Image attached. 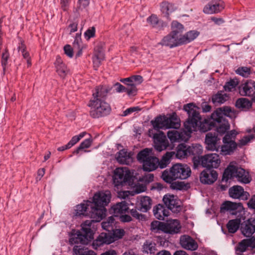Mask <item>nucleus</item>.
<instances>
[{"mask_svg":"<svg viewBox=\"0 0 255 255\" xmlns=\"http://www.w3.org/2000/svg\"><path fill=\"white\" fill-rule=\"evenodd\" d=\"M152 128L148 129V135L153 139L154 148L161 151L169 145L166 135L160 129L178 128L180 121L175 112L166 116L159 115L150 121Z\"/></svg>","mask_w":255,"mask_h":255,"instance_id":"nucleus-1","label":"nucleus"},{"mask_svg":"<svg viewBox=\"0 0 255 255\" xmlns=\"http://www.w3.org/2000/svg\"><path fill=\"white\" fill-rule=\"evenodd\" d=\"M113 87L109 85H99L93 90L92 97L87 106L90 108L89 115L93 119H99L109 115L111 108L106 99Z\"/></svg>","mask_w":255,"mask_h":255,"instance_id":"nucleus-2","label":"nucleus"},{"mask_svg":"<svg viewBox=\"0 0 255 255\" xmlns=\"http://www.w3.org/2000/svg\"><path fill=\"white\" fill-rule=\"evenodd\" d=\"M194 107L193 103H189L184 106L183 110L186 112L188 118L184 123L185 130H177L173 128L167 132V136L172 142L186 141L190 137V134L197 127V123L199 120L198 114L193 110Z\"/></svg>","mask_w":255,"mask_h":255,"instance_id":"nucleus-3","label":"nucleus"},{"mask_svg":"<svg viewBox=\"0 0 255 255\" xmlns=\"http://www.w3.org/2000/svg\"><path fill=\"white\" fill-rule=\"evenodd\" d=\"M221 160H194V167L197 168L199 165L207 168L204 170L200 175V181L204 184H212L218 178V174L211 168H217L220 164Z\"/></svg>","mask_w":255,"mask_h":255,"instance_id":"nucleus-4","label":"nucleus"},{"mask_svg":"<svg viewBox=\"0 0 255 255\" xmlns=\"http://www.w3.org/2000/svg\"><path fill=\"white\" fill-rule=\"evenodd\" d=\"M191 174V169L188 165L176 163L173 165L169 170H164L162 172L161 177L166 183H171L177 179H186L190 176Z\"/></svg>","mask_w":255,"mask_h":255,"instance_id":"nucleus-5","label":"nucleus"},{"mask_svg":"<svg viewBox=\"0 0 255 255\" xmlns=\"http://www.w3.org/2000/svg\"><path fill=\"white\" fill-rule=\"evenodd\" d=\"M234 177L239 182L244 184H248L252 180L249 173L244 169L230 164L223 173L222 181L227 182L229 179Z\"/></svg>","mask_w":255,"mask_h":255,"instance_id":"nucleus-6","label":"nucleus"},{"mask_svg":"<svg viewBox=\"0 0 255 255\" xmlns=\"http://www.w3.org/2000/svg\"><path fill=\"white\" fill-rule=\"evenodd\" d=\"M82 232L77 231L72 234L69 239L71 245L81 244H87L93 239V232L91 229V221H85L82 225Z\"/></svg>","mask_w":255,"mask_h":255,"instance_id":"nucleus-7","label":"nucleus"},{"mask_svg":"<svg viewBox=\"0 0 255 255\" xmlns=\"http://www.w3.org/2000/svg\"><path fill=\"white\" fill-rule=\"evenodd\" d=\"M189 156L192 159H219V155L216 153L202 155L203 147L199 144L189 146Z\"/></svg>","mask_w":255,"mask_h":255,"instance_id":"nucleus-8","label":"nucleus"},{"mask_svg":"<svg viewBox=\"0 0 255 255\" xmlns=\"http://www.w3.org/2000/svg\"><path fill=\"white\" fill-rule=\"evenodd\" d=\"M193 106L194 107L193 110L198 114V117H199V120L197 122L196 128L193 131H196L198 129L201 132H205L215 127V117L212 116V114L210 117H208L201 121V117L197 111V107L194 104Z\"/></svg>","mask_w":255,"mask_h":255,"instance_id":"nucleus-9","label":"nucleus"},{"mask_svg":"<svg viewBox=\"0 0 255 255\" xmlns=\"http://www.w3.org/2000/svg\"><path fill=\"white\" fill-rule=\"evenodd\" d=\"M142 168L145 171H152L158 167L163 169L170 163V160H141Z\"/></svg>","mask_w":255,"mask_h":255,"instance_id":"nucleus-10","label":"nucleus"},{"mask_svg":"<svg viewBox=\"0 0 255 255\" xmlns=\"http://www.w3.org/2000/svg\"><path fill=\"white\" fill-rule=\"evenodd\" d=\"M106 209L105 207L94 206L93 203L91 206L89 214L92 220L86 221H91V225L93 222H98L101 221L105 216Z\"/></svg>","mask_w":255,"mask_h":255,"instance_id":"nucleus-11","label":"nucleus"},{"mask_svg":"<svg viewBox=\"0 0 255 255\" xmlns=\"http://www.w3.org/2000/svg\"><path fill=\"white\" fill-rule=\"evenodd\" d=\"M111 198V193L109 191L99 192L95 194L93 203L95 206L105 207L110 202Z\"/></svg>","mask_w":255,"mask_h":255,"instance_id":"nucleus-12","label":"nucleus"},{"mask_svg":"<svg viewBox=\"0 0 255 255\" xmlns=\"http://www.w3.org/2000/svg\"><path fill=\"white\" fill-rule=\"evenodd\" d=\"M243 209V206L242 203L226 201L222 204L220 207V212L221 213H225L228 211L232 215H237L238 213H240Z\"/></svg>","mask_w":255,"mask_h":255,"instance_id":"nucleus-13","label":"nucleus"},{"mask_svg":"<svg viewBox=\"0 0 255 255\" xmlns=\"http://www.w3.org/2000/svg\"><path fill=\"white\" fill-rule=\"evenodd\" d=\"M163 201L167 209L173 212H179L181 209L179 201L177 196L173 195L166 194L163 198Z\"/></svg>","mask_w":255,"mask_h":255,"instance_id":"nucleus-14","label":"nucleus"},{"mask_svg":"<svg viewBox=\"0 0 255 255\" xmlns=\"http://www.w3.org/2000/svg\"><path fill=\"white\" fill-rule=\"evenodd\" d=\"M159 44L170 48H173L182 45L180 37L172 32L164 36Z\"/></svg>","mask_w":255,"mask_h":255,"instance_id":"nucleus-15","label":"nucleus"},{"mask_svg":"<svg viewBox=\"0 0 255 255\" xmlns=\"http://www.w3.org/2000/svg\"><path fill=\"white\" fill-rule=\"evenodd\" d=\"M240 94L242 96L251 97L255 94V81L247 80L239 87Z\"/></svg>","mask_w":255,"mask_h":255,"instance_id":"nucleus-16","label":"nucleus"},{"mask_svg":"<svg viewBox=\"0 0 255 255\" xmlns=\"http://www.w3.org/2000/svg\"><path fill=\"white\" fill-rule=\"evenodd\" d=\"M129 178V175L125 172L123 168H117L114 171L113 183L115 186L123 185L127 182Z\"/></svg>","mask_w":255,"mask_h":255,"instance_id":"nucleus-17","label":"nucleus"},{"mask_svg":"<svg viewBox=\"0 0 255 255\" xmlns=\"http://www.w3.org/2000/svg\"><path fill=\"white\" fill-rule=\"evenodd\" d=\"M114 242V239L111 236V233H102L96 240L92 243L93 248L97 250L104 244H110Z\"/></svg>","mask_w":255,"mask_h":255,"instance_id":"nucleus-18","label":"nucleus"},{"mask_svg":"<svg viewBox=\"0 0 255 255\" xmlns=\"http://www.w3.org/2000/svg\"><path fill=\"white\" fill-rule=\"evenodd\" d=\"M181 226L177 220H172L164 223L163 232L168 234H177L180 232Z\"/></svg>","mask_w":255,"mask_h":255,"instance_id":"nucleus-19","label":"nucleus"},{"mask_svg":"<svg viewBox=\"0 0 255 255\" xmlns=\"http://www.w3.org/2000/svg\"><path fill=\"white\" fill-rule=\"evenodd\" d=\"M229 193L233 198L239 199L242 198L243 199H247L248 193L244 191V188L239 185H235L230 188Z\"/></svg>","mask_w":255,"mask_h":255,"instance_id":"nucleus-20","label":"nucleus"},{"mask_svg":"<svg viewBox=\"0 0 255 255\" xmlns=\"http://www.w3.org/2000/svg\"><path fill=\"white\" fill-rule=\"evenodd\" d=\"M56 71L58 75L62 78H64L69 73V70L67 66L63 62L61 58L59 56L56 57L54 63Z\"/></svg>","mask_w":255,"mask_h":255,"instance_id":"nucleus-21","label":"nucleus"},{"mask_svg":"<svg viewBox=\"0 0 255 255\" xmlns=\"http://www.w3.org/2000/svg\"><path fill=\"white\" fill-rule=\"evenodd\" d=\"M180 244L183 248L188 250L194 251L198 248V245L196 242L190 236L187 235L181 237Z\"/></svg>","mask_w":255,"mask_h":255,"instance_id":"nucleus-22","label":"nucleus"},{"mask_svg":"<svg viewBox=\"0 0 255 255\" xmlns=\"http://www.w3.org/2000/svg\"><path fill=\"white\" fill-rule=\"evenodd\" d=\"M219 140L216 133L208 132L206 135L205 143L207 148L211 150H218L217 141Z\"/></svg>","mask_w":255,"mask_h":255,"instance_id":"nucleus-23","label":"nucleus"},{"mask_svg":"<svg viewBox=\"0 0 255 255\" xmlns=\"http://www.w3.org/2000/svg\"><path fill=\"white\" fill-rule=\"evenodd\" d=\"M215 118L214 128H216L217 132L221 135L225 133L230 128V124L228 121L226 119L219 120L217 118L215 117Z\"/></svg>","mask_w":255,"mask_h":255,"instance_id":"nucleus-24","label":"nucleus"},{"mask_svg":"<svg viewBox=\"0 0 255 255\" xmlns=\"http://www.w3.org/2000/svg\"><path fill=\"white\" fill-rule=\"evenodd\" d=\"M242 234L246 237H250L255 232V218H250L242 227Z\"/></svg>","mask_w":255,"mask_h":255,"instance_id":"nucleus-25","label":"nucleus"},{"mask_svg":"<svg viewBox=\"0 0 255 255\" xmlns=\"http://www.w3.org/2000/svg\"><path fill=\"white\" fill-rule=\"evenodd\" d=\"M153 213L156 219L159 220H164V218L169 215V212L166 207L159 204L153 208Z\"/></svg>","mask_w":255,"mask_h":255,"instance_id":"nucleus-26","label":"nucleus"},{"mask_svg":"<svg viewBox=\"0 0 255 255\" xmlns=\"http://www.w3.org/2000/svg\"><path fill=\"white\" fill-rule=\"evenodd\" d=\"M91 205H92V202L88 200L84 201L76 207V215L77 216L84 215L88 216Z\"/></svg>","mask_w":255,"mask_h":255,"instance_id":"nucleus-27","label":"nucleus"},{"mask_svg":"<svg viewBox=\"0 0 255 255\" xmlns=\"http://www.w3.org/2000/svg\"><path fill=\"white\" fill-rule=\"evenodd\" d=\"M233 112L230 107H223L217 109L212 113V116L217 118L218 119H225V116L231 117Z\"/></svg>","mask_w":255,"mask_h":255,"instance_id":"nucleus-28","label":"nucleus"},{"mask_svg":"<svg viewBox=\"0 0 255 255\" xmlns=\"http://www.w3.org/2000/svg\"><path fill=\"white\" fill-rule=\"evenodd\" d=\"M128 209L127 203L125 201H123L113 206L111 210L115 216H119L126 213Z\"/></svg>","mask_w":255,"mask_h":255,"instance_id":"nucleus-29","label":"nucleus"},{"mask_svg":"<svg viewBox=\"0 0 255 255\" xmlns=\"http://www.w3.org/2000/svg\"><path fill=\"white\" fill-rule=\"evenodd\" d=\"M177 9L174 4L164 1L160 3V10L164 16L169 19V15Z\"/></svg>","mask_w":255,"mask_h":255,"instance_id":"nucleus-30","label":"nucleus"},{"mask_svg":"<svg viewBox=\"0 0 255 255\" xmlns=\"http://www.w3.org/2000/svg\"><path fill=\"white\" fill-rule=\"evenodd\" d=\"M224 8L222 5L219 3L210 2L205 6L203 12L206 14H213L220 12Z\"/></svg>","mask_w":255,"mask_h":255,"instance_id":"nucleus-31","label":"nucleus"},{"mask_svg":"<svg viewBox=\"0 0 255 255\" xmlns=\"http://www.w3.org/2000/svg\"><path fill=\"white\" fill-rule=\"evenodd\" d=\"M146 21L152 27L157 28L158 29H160L166 25L162 20H159L157 15L154 14L149 16Z\"/></svg>","mask_w":255,"mask_h":255,"instance_id":"nucleus-32","label":"nucleus"},{"mask_svg":"<svg viewBox=\"0 0 255 255\" xmlns=\"http://www.w3.org/2000/svg\"><path fill=\"white\" fill-rule=\"evenodd\" d=\"M175 156L177 158H185L190 157L189 146L185 143H181L178 145L176 148Z\"/></svg>","mask_w":255,"mask_h":255,"instance_id":"nucleus-33","label":"nucleus"},{"mask_svg":"<svg viewBox=\"0 0 255 255\" xmlns=\"http://www.w3.org/2000/svg\"><path fill=\"white\" fill-rule=\"evenodd\" d=\"M136 159H159L153 156L152 148H145L140 151L136 156Z\"/></svg>","mask_w":255,"mask_h":255,"instance_id":"nucleus-34","label":"nucleus"},{"mask_svg":"<svg viewBox=\"0 0 255 255\" xmlns=\"http://www.w3.org/2000/svg\"><path fill=\"white\" fill-rule=\"evenodd\" d=\"M151 199L149 197H142L140 199L139 205L136 208L142 212H146L151 207Z\"/></svg>","mask_w":255,"mask_h":255,"instance_id":"nucleus-35","label":"nucleus"},{"mask_svg":"<svg viewBox=\"0 0 255 255\" xmlns=\"http://www.w3.org/2000/svg\"><path fill=\"white\" fill-rule=\"evenodd\" d=\"M199 34L196 30H190L180 36L182 45L186 44L194 40Z\"/></svg>","mask_w":255,"mask_h":255,"instance_id":"nucleus-36","label":"nucleus"},{"mask_svg":"<svg viewBox=\"0 0 255 255\" xmlns=\"http://www.w3.org/2000/svg\"><path fill=\"white\" fill-rule=\"evenodd\" d=\"M228 99V96L227 94L224 92L220 91L213 96L212 101L215 105L217 106L218 104L225 103Z\"/></svg>","mask_w":255,"mask_h":255,"instance_id":"nucleus-37","label":"nucleus"},{"mask_svg":"<svg viewBox=\"0 0 255 255\" xmlns=\"http://www.w3.org/2000/svg\"><path fill=\"white\" fill-rule=\"evenodd\" d=\"M73 255H96L95 253L82 246H75L73 249Z\"/></svg>","mask_w":255,"mask_h":255,"instance_id":"nucleus-38","label":"nucleus"},{"mask_svg":"<svg viewBox=\"0 0 255 255\" xmlns=\"http://www.w3.org/2000/svg\"><path fill=\"white\" fill-rule=\"evenodd\" d=\"M241 220L240 219L230 220L227 224V228L230 233H235L239 229Z\"/></svg>","mask_w":255,"mask_h":255,"instance_id":"nucleus-39","label":"nucleus"},{"mask_svg":"<svg viewBox=\"0 0 255 255\" xmlns=\"http://www.w3.org/2000/svg\"><path fill=\"white\" fill-rule=\"evenodd\" d=\"M113 87L115 88V90L117 93L126 92L129 96H135V90L128 89L126 87L122 85L120 83L117 82L113 85Z\"/></svg>","mask_w":255,"mask_h":255,"instance_id":"nucleus-40","label":"nucleus"},{"mask_svg":"<svg viewBox=\"0 0 255 255\" xmlns=\"http://www.w3.org/2000/svg\"><path fill=\"white\" fill-rule=\"evenodd\" d=\"M156 251V245L154 242L146 241L142 246V252L147 255L154 254Z\"/></svg>","mask_w":255,"mask_h":255,"instance_id":"nucleus-41","label":"nucleus"},{"mask_svg":"<svg viewBox=\"0 0 255 255\" xmlns=\"http://www.w3.org/2000/svg\"><path fill=\"white\" fill-rule=\"evenodd\" d=\"M237 144L236 142L231 144L224 143L221 148V154L226 155L231 154L236 148Z\"/></svg>","mask_w":255,"mask_h":255,"instance_id":"nucleus-42","label":"nucleus"},{"mask_svg":"<svg viewBox=\"0 0 255 255\" xmlns=\"http://www.w3.org/2000/svg\"><path fill=\"white\" fill-rule=\"evenodd\" d=\"M235 72L237 74L245 78L250 77L252 74V68L247 66H241L238 68Z\"/></svg>","mask_w":255,"mask_h":255,"instance_id":"nucleus-43","label":"nucleus"},{"mask_svg":"<svg viewBox=\"0 0 255 255\" xmlns=\"http://www.w3.org/2000/svg\"><path fill=\"white\" fill-rule=\"evenodd\" d=\"M236 106L239 109L247 110L251 107L252 103L248 99L242 98L237 100Z\"/></svg>","mask_w":255,"mask_h":255,"instance_id":"nucleus-44","label":"nucleus"},{"mask_svg":"<svg viewBox=\"0 0 255 255\" xmlns=\"http://www.w3.org/2000/svg\"><path fill=\"white\" fill-rule=\"evenodd\" d=\"M104 54L101 51H95L93 57V62L94 67L97 68L101 64V62L104 59Z\"/></svg>","mask_w":255,"mask_h":255,"instance_id":"nucleus-45","label":"nucleus"},{"mask_svg":"<svg viewBox=\"0 0 255 255\" xmlns=\"http://www.w3.org/2000/svg\"><path fill=\"white\" fill-rule=\"evenodd\" d=\"M115 225V218L113 216L109 217L106 221L102 223V228L110 232L113 230L114 226Z\"/></svg>","mask_w":255,"mask_h":255,"instance_id":"nucleus-46","label":"nucleus"},{"mask_svg":"<svg viewBox=\"0 0 255 255\" xmlns=\"http://www.w3.org/2000/svg\"><path fill=\"white\" fill-rule=\"evenodd\" d=\"M172 31L171 32L180 37L181 34L183 32V25L177 21H173L171 23Z\"/></svg>","mask_w":255,"mask_h":255,"instance_id":"nucleus-47","label":"nucleus"},{"mask_svg":"<svg viewBox=\"0 0 255 255\" xmlns=\"http://www.w3.org/2000/svg\"><path fill=\"white\" fill-rule=\"evenodd\" d=\"M93 142V139L91 138H89L83 140L79 146L74 151V154H78L80 151L85 148H89Z\"/></svg>","mask_w":255,"mask_h":255,"instance_id":"nucleus-48","label":"nucleus"},{"mask_svg":"<svg viewBox=\"0 0 255 255\" xmlns=\"http://www.w3.org/2000/svg\"><path fill=\"white\" fill-rule=\"evenodd\" d=\"M164 223L154 221L150 224V230L152 232L157 233L160 231L163 232Z\"/></svg>","mask_w":255,"mask_h":255,"instance_id":"nucleus-49","label":"nucleus"},{"mask_svg":"<svg viewBox=\"0 0 255 255\" xmlns=\"http://www.w3.org/2000/svg\"><path fill=\"white\" fill-rule=\"evenodd\" d=\"M81 34L77 33L73 42V46L75 49H77L78 52L77 53V56H79L82 54V45L81 38Z\"/></svg>","mask_w":255,"mask_h":255,"instance_id":"nucleus-50","label":"nucleus"},{"mask_svg":"<svg viewBox=\"0 0 255 255\" xmlns=\"http://www.w3.org/2000/svg\"><path fill=\"white\" fill-rule=\"evenodd\" d=\"M120 82L127 85L126 87L128 89H133L135 90V95H136L137 92V89L136 87V84L133 83L131 76L126 78H123L120 79Z\"/></svg>","mask_w":255,"mask_h":255,"instance_id":"nucleus-51","label":"nucleus"},{"mask_svg":"<svg viewBox=\"0 0 255 255\" xmlns=\"http://www.w3.org/2000/svg\"><path fill=\"white\" fill-rule=\"evenodd\" d=\"M239 81L237 79H231L226 83L224 88L226 91L231 92L238 85Z\"/></svg>","mask_w":255,"mask_h":255,"instance_id":"nucleus-52","label":"nucleus"},{"mask_svg":"<svg viewBox=\"0 0 255 255\" xmlns=\"http://www.w3.org/2000/svg\"><path fill=\"white\" fill-rule=\"evenodd\" d=\"M86 132H82L78 135H75L72 137L71 140L68 142V146L71 148L74 145H75L81 138L84 137L86 134Z\"/></svg>","mask_w":255,"mask_h":255,"instance_id":"nucleus-53","label":"nucleus"},{"mask_svg":"<svg viewBox=\"0 0 255 255\" xmlns=\"http://www.w3.org/2000/svg\"><path fill=\"white\" fill-rule=\"evenodd\" d=\"M113 233H111L112 237L114 239V242L119 239L122 238L125 235V231L123 229H113Z\"/></svg>","mask_w":255,"mask_h":255,"instance_id":"nucleus-54","label":"nucleus"},{"mask_svg":"<svg viewBox=\"0 0 255 255\" xmlns=\"http://www.w3.org/2000/svg\"><path fill=\"white\" fill-rule=\"evenodd\" d=\"M9 57V54L7 49H5L4 51L2 53L1 55V65L3 71L5 70L6 66L7 64V61Z\"/></svg>","mask_w":255,"mask_h":255,"instance_id":"nucleus-55","label":"nucleus"},{"mask_svg":"<svg viewBox=\"0 0 255 255\" xmlns=\"http://www.w3.org/2000/svg\"><path fill=\"white\" fill-rule=\"evenodd\" d=\"M154 175L153 174L148 173L139 178V181L145 184H148L153 181Z\"/></svg>","mask_w":255,"mask_h":255,"instance_id":"nucleus-56","label":"nucleus"},{"mask_svg":"<svg viewBox=\"0 0 255 255\" xmlns=\"http://www.w3.org/2000/svg\"><path fill=\"white\" fill-rule=\"evenodd\" d=\"M116 155V159H122V158L127 159V157H130V153L128 152L127 149L124 148L120 149Z\"/></svg>","mask_w":255,"mask_h":255,"instance_id":"nucleus-57","label":"nucleus"},{"mask_svg":"<svg viewBox=\"0 0 255 255\" xmlns=\"http://www.w3.org/2000/svg\"><path fill=\"white\" fill-rule=\"evenodd\" d=\"M254 137V135H248L244 136L242 138H241L238 143V145L240 147L244 146L246 145L248 142H249Z\"/></svg>","mask_w":255,"mask_h":255,"instance_id":"nucleus-58","label":"nucleus"},{"mask_svg":"<svg viewBox=\"0 0 255 255\" xmlns=\"http://www.w3.org/2000/svg\"><path fill=\"white\" fill-rule=\"evenodd\" d=\"M170 183V188L174 190H181L183 189L185 186V185L184 182H173L172 181Z\"/></svg>","mask_w":255,"mask_h":255,"instance_id":"nucleus-59","label":"nucleus"},{"mask_svg":"<svg viewBox=\"0 0 255 255\" xmlns=\"http://www.w3.org/2000/svg\"><path fill=\"white\" fill-rule=\"evenodd\" d=\"M248 247H249L246 239H244L239 243L237 250L240 252L243 253L246 251Z\"/></svg>","mask_w":255,"mask_h":255,"instance_id":"nucleus-60","label":"nucleus"},{"mask_svg":"<svg viewBox=\"0 0 255 255\" xmlns=\"http://www.w3.org/2000/svg\"><path fill=\"white\" fill-rule=\"evenodd\" d=\"M95 31L96 30L94 27L89 28L84 33L85 38L87 40H89L91 38L94 37L95 35Z\"/></svg>","mask_w":255,"mask_h":255,"instance_id":"nucleus-61","label":"nucleus"},{"mask_svg":"<svg viewBox=\"0 0 255 255\" xmlns=\"http://www.w3.org/2000/svg\"><path fill=\"white\" fill-rule=\"evenodd\" d=\"M65 54L70 58L73 56V49L70 45H66L64 47Z\"/></svg>","mask_w":255,"mask_h":255,"instance_id":"nucleus-62","label":"nucleus"},{"mask_svg":"<svg viewBox=\"0 0 255 255\" xmlns=\"http://www.w3.org/2000/svg\"><path fill=\"white\" fill-rule=\"evenodd\" d=\"M133 83H135L136 86L137 84H141L143 81V78L140 75H133L131 76Z\"/></svg>","mask_w":255,"mask_h":255,"instance_id":"nucleus-63","label":"nucleus"},{"mask_svg":"<svg viewBox=\"0 0 255 255\" xmlns=\"http://www.w3.org/2000/svg\"><path fill=\"white\" fill-rule=\"evenodd\" d=\"M130 214L133 217L138 220H141L144 218V215L139 214L136 209H131Z\"/></svg>","mask_w":255,"mask_h":255,"instance_id":"nucleus-64","label":"nucleus"}]
</instances>
